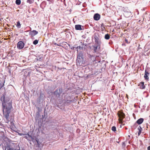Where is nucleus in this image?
Here are the masks:
<instances>
[{"instance_id": "nucleus-16", "label": "nucleus", "mask_w": 150, "mask_h": 150, "mask_svg": "<svg viewBox=\"0 0 150 150\" xmlns=\"http://www.w3.org/2000/svg\"><path fill=\"white\" fill-rule=\"evenodd\" d=\"M138 130H139V132H138V135L139 136L140 135L142 131V129L140 126H139L137 128Z\"/></svg>"}, {"instance_id": "nucleus-34", "label": "nucleus", "mask_w": 150, "mask_h": 150, "mask_svg": "<svg viewBox=\"0 0 150 150\" xmlns=\"http://www.w3.org/2000/svg\"><path fill=\"white\" fill-rule=\"evenodd\" d=\"M16 150H20V148H19V149H16Z\"/></svg>"}, {"instance_id": "nucleus-30", "label": "nucleus", "mask_w": 150, "mask_h": 150, "mask_svg": "<svg viewBox=\"0 0 150 150\" xmlns=\"http://www.w3.org/2000/svg\"><path fill=\"white\" fill-rule=\"evenodd\" d=\"M147 149L148 150H150V145L148 147Z\"/></svg>"}, {"instance_id": "nucleus-11", "label": "nucleus", "mask_w": 150, "mask_h": 150, "mask_svg": "<svg viewBox=\"0 0 150 150\" xmlns=\"http://www.w3.org/2000/svg\"><path fill=\"white\" fill-rule=\"evenodd\" d=\"M82 59L83 58V54L81 52H79L77 55V57L76 60H82Z\"/></svg>"}, {"instance_id": "nucleus-5", "label": "nucleus", "mask_w": 150, "mask_h": 150, "mask_svg": "<svg viewBox=\"0 0 150 150\" xmlns=\"http://www.w3.org/2000/svg\"><path fill=\"white\" fill-rule=\"evenodd\" d=\"M76 65L79 66H84L85 62L83 61V59L82 60H76Z\"/></svg>"}, {"instance_id": "nucleus-19", "label": "nucleus", "mask_w": 150, "mask_h": 150, "mask_svg": "<svg viewBox=\"0 0 150 150\" xmlns=\"http://www.w3.org/2000/svg\"><path fill=\"white\" fill-rule=\"evenodd\" d=\"M16 26L18 28H21V25L19 21H18L17 22V25Z\"/></svg>"}, {"instance_id": "nucleus-6", "label": "nucleus", "mask_w": 150, "mask_h": 150, "mask_svg": "<svg viewBox=\"0 0 150 150\" xmlns=\"http://www.w3.org/2000/svg\"><path fill=\"white\" fill-rule=\"evenodd\" d=\"M117 115L119 117V118H122L123 119L125 117V114L122 111H119L118 112Z\"/></svg>"}, {"instance_id": "nucleus-9", "label": "nucleus", "mask_w": 150, "mask_h": 150, "mask_svg": "<svg viewBox=\"0 0 150 150\" xmlns=\"http://www.w3.org/2000/svg\"><path fill=\"white\" fill-rule=\"evenodd\" d=\"M100 18V15L98 13H95L93 16V19L95 21L99 20Z\"/></svg>"}, {"instance_id": "nucleus-28", "label": "nucleus", "mask_w": 150, "mask_h": 150, "mask_svg": "<svg viewBox=\"0 0 150 150\" xmlns=\"http://www.w3.org/2000/svg\"><path fill=\"white\" fill-rule=\"evenodd\" d=\"M27 135L29 138H30L31 139H33V137L31 135H30L28 134Z\"/></svg>"}, {"instance_id": "nucleus-8", "label": "nucleus", "mask_w": 150, "mask_h": 150, "mask_svg": "<svg viewBox=\"0 0 150 150\" xmlns=\"http://www.w3.org/2000/svg\"><path fill=\"white\" fill-rule=\"evenodd\" d=\"M62 89L59 88V91L58 89L56 90L54 92V93L55 94H56L57 96L59 97L60 96V94L62 93Z\"/></svg>"}, {"instance_id": "nucleus-27", "label": "nucleus", "mask_w": 150, "mask_h": 150, "mask_svg": "<svg viewBox=\"0 0 150 150\" xmlns=\"http://www.w3.org/2000/svg\"><path fill=\"white\" fill-rule=\"evenodd\" d=\"M27 2L29 3L30 4H31L33 3V1H31V0H28L27 1Z\"/></svg>"}, {"instance_id": "nucleus-18", "label": "nucleus", "mask_w": 150, "mask_h": 150, "mask_svg": "<svg viewBox=\"0 0 150 150\" xmlns=\"http://www.w3.org/2000/svg\"><path fill=\"white\" fill-rule=\"evenodd\" d=\"M110 35L108 34L105 35L104 38L105 39L109 40L110 38Z\"/></svg>"}, {"instance_id": "nucleus-1", "label": "nucleus", "mask_w": 150, "mask_h": 150, "mask_svg": "<svg viewBox=\"0 0 150 150\" xmlns=\"http://www.w3.org/2000/svg\"><path fill=\"white\" fill-rule=\"evenodd\" d=\"M4 95L1 96V100L2 101V106L3 112H10L12 108V103L5 100Z\"/></svg>"}, {"instance_id": "nucleus-4", "label": "nucleus", "mask_w": 150, "mask_h": 150, "mask_svg": "<svg viewBox=\"0 0 150 150\" xmlns=\"http://www.w3.org/2000/svg\"><path fill=\"white\" fill-rule=\"evenodd\" d=\"M25 44L22 41H19L17 43V48L19 50L22 49L24 47Z\"/></svg>"}, {"instance_id": "nucleus-17", "label": "nucleus", "mask_w": 150, "mask_h": 150, "mask_svg": "<svg viewBox=\"0 0 150 150\" xmlns=\"http://www.w3.org/2000/svg\"><path fill=\"white\" fill-rule=\"evenodd\" d=\"M101 30L102 31H104L105 29V26L103 23L101 24Z\"/></svg>"}, {"instance_id": "nucleus-14", "label": "nucleus", "mask_w": 150, "mask_h": 150, "mask_svg": "<svg viewBox=\"0 0 150 150\" xmlns=\"http://www.w3.org/2000/svg\"><path fill=\"white\" fill-rule=\"evenodd\" d=\"M143 121L144 119L142 118H140L137 121L136 123L139 125H140L143 122Z\"/></svg>"}, {"instance_id": "nucleus-22", "label": "nucleus", "mask_w": 150, "mask_h": 150, "mask_svg": "<svg viewBox=\"0 0 150 150\" xmlns=\"http://www.w3.org/2000/svg\"><path fill=\"white\" fill-rule=\"evenodd\" d=\"M123 119H122V118H119L118 120L119 121V122L121 124L123 125H124V124H123V122H122V120Z\"/></svg>"}, {"instance_id": "nucleus-13", "label": "nucleus", "mask_w": 150, "mask_h": 150, "mask_svg": "<svg viewBox=\"0 0 150 150\" xmlns=\"http://www.w3.org/2000/svg\"><path fill=\"white\" fill-rule=\"evenodd\" d=\"M139 86V88L141 89H143L145 88V86L144 85V82H140Z\"/></svg>"}, {"instance_id": "nucleus-21", "label": "nucleus", "mask_w": 150, "mask_h": 150, "mask_svg": "<svg viewBox=\"0 0 150 150\" xmlns=\"http://www.w3.org/2000/svg\"><path fill=\"white\" fill-rule=\"evenodd\" d=\"M112 130L114 132H115L116 131V127H115L114 126L112 127L111 128Z\"/></svg>"}, {"instance_id": "nucleus-7", "label": "nucleus", "mask_w": 150, "mask_h": 150, "mask_svg": "<svg viewBox=\"0 0 150 150\" xmlns=\"http://www.w3.org/2000/svg\"><path fill=\"white\" fill-rule=\"evenodd\" d=\"M97 45L93 46V51L94 52H96L100 50V44H97Z\"/></svg>"}, {"instance_id": "nucleus-35", "label": "nucleus", "mask_w": 150, "mask_h": 150, "mask_svg": "<svg viewBox=\"0 0 150 150\" xmlns=\"http://www.w3.org/2000/svg\"><path fill=\"white\" fill-rule=\"evenodd\" d=\"M28 31H25V32H28Z\"/></svg>"}, {"instance_id": "nucleus-29", "label": "nucleus", "mask_w": 150, "mask_h": 150, "mask_svg": "<svg viewBox=\"0 0 150 150\" xmlns=\"http://www.w3.org/2000/svg\"><path fill=\"white\" fill-rule=\"evenodd\" d=\"M125 42H126L127 44H129L130 43V42H129L128 41V40L127 39H125Z\"/></svg>"}, {"instance_id": "nucleus-10", "label": "nucleus", "mask_w": 150, "mask_h": 150, "mask_svg": "<svg viewBox=\"0 0 150 150\" xmlns=\"http://www.w3.org/2000/svg\"><path fill=\"white\" fill-rule=\"evenodd\" d=\"M38 33V32L36 31V30H33V31H31L29 33V35L31 36V37H33L34 36L37 35Z\"/></svg>"}, {"instance_id": "nucleus-25", "label": "nucleus", "mask_w": 150, "mask_h": 150, "mask_svg": "<svg viewBox=\"0 0 150 150\" xmlns=\"http://www.w3.org/2000/svg\"><path fill=\"white\" fill-rule=\"evenodd\" d=\"M81 47L80 46L77 47H76V49H77V52L79 51H80L81 50Z\"/></svg>"}, {"instance_id": "nucleus-15", "label": "nucleus", "mask_w": 150, "mask_h": 150, "mask_svg": "<svg viewBox=\"0 0 150 150\" xmlns=\"http://www.w3.org/2000/svg\"><path fill=\"white\" fill-rule=\"evenodd\" d=\"M75 29L76 30H82V29L81 25H75Z\"/></svg>"}, {"instance_id": "nucleus-2", "label": "nucleus", "mask_w": 150, "mask_h": 150, "mask_svg": "<svg viewBox=\"0 0 150 150\" xmlns=\"http://www.w3.org/2000/svg\"><path fill=\"white\" fill-rule=\"evenodd\" d=\"M4 116V120L5 122L8 123L10 121L9 114L10 112H3Z\"/></svg>"}, {"instance_id": "nucleus-32", "label": "nucleus", "mask_w": 150, "mask_h": 150, "mask_svg": "<svg viewBox=\"0 0 150 150\" xmlns=\"http://www.w3.org/2000/svg\"><path fill=\"white\" fill-rule=\"evenodd\" d=\"M25 139H28V136H25Z\"/></svg>"}, {"instance_id": "nucleus-24", "label": "nucleus", "mask_w": 150, "mask_h": 150, "mask_svg": "<svg viewBox=\"0 0 150 150\" xmlns=\"http://www.w3.org/2000/svg\"><path fill=\"white\" fill-rule=\"evenodd\" d=\"M73 102L72 100H67L65 102L66 103H71V102Z\"/></svg>"}, {"instance_id": "nucleus-23", "label": "nucleus", "mask_w": 150, "mask_h": 150, "mask_svg": "<svg viewBox=\"0 0 150 150\" xmlns=\"http://www.w3.org/2000/svg\"><path fill=\"white\" fill-rule=\"evenodd\" d=\"M38 40H35L33 42V43L34 45H36L38 43Z\"/></svg>"}, {"instance_id": "nucleus-3", "label": "nucleus", "mask_w": 150, "mask_h": 150, "mask_svg": "<svg viewBox=\"0 0 150 150\" xmlns=\"http://www.w3.org/2000/svg\"><path fill=\"white\" fill-rule=\"evenodd\" d=\"M95 42L97 44H99L101 42L100 36L98 34L95 33L93 35Z\"/></svg>"}, {"instance_id": "nucleus-33", "label": "nucleus", "mask_w": 150, "mask_h": 150, "mask_svg": "<svg viewBox=\"0 0 150 150\" xmlns=\"http://www.w3.org/2000/svg\"><path fill=\"white\" fill-rule=\"evenodd\" d=\"M19 134L21 135V136H22V135H23V134Z\"/></svg>"}, {"instance_id": "nucleus-20", "label": "nucleus", "mask_w": 150, "mask_h": 150, "mask_svg": "<svg viewBox=\"0 0 150 150\" xmlns=\"http://www.w3.org/2000/svg\"><path fill=\"white\" fill-rule=\"evenodd\" d=\"M16 4L18 5H19L21 4V1L20 0H16Z\"/></svg>"}, {"instance_id": "nucleus-26", "label": "nucleus", "mask_w": 150, "mask_h": 150, "mask_svg": "<svg viewBox=\"0 0 150 150\" xmlns=\"http://www.w3.org/2000/svg\"><path fill=\"white\" fill-rule=\"evenodd\" d=\"M4 84L3 83H0V89L3 86Z\"/></svg>"}, {"instance_id": "nucleus-12", "label": "nucleus", "mask_w": 150, "mask_h": 150, "mask_svg": "<svg viewBox=\"0 0 150 150\" xmlns=\"http://www.w3.org/2000/svg\"><path fill=\"white\" fill-rule=\"evenodd\" d=\"M149 73L148 72V71H147V70L146 69L145 70V73L144 76V77L146 80H148L149 78L148 76L149 75Z\"/></svg>"}, {"instance_id": "nucleus-31", "label": "nucleus", "mask_w": 150, "mask_h": 150, "mask_svg": "<svg viewBox=\"0 0 150 150\" xmlns=\"http://www.w3.org/2000/svg\"><path fill=\"white\" fill-rule=\"evenodd\" d=\"M8 150H14L13 149L11 148H9L8 149Z\"/></svg>"}]
</instances>
